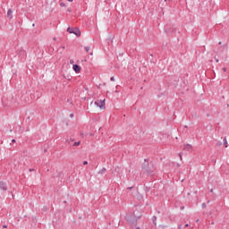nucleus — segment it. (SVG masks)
Returning a JSON list of instances; mask_svg holds the SVG:
<instances>
[{"mask_svg": "<svg viewBox=\"0 0 229 229\" xmlns=\"http://www.w3.org/2000/svg\"><path fill=\"white\" fill-rule=\"evenodd\" d=\"M184 128H187V125H185Z\"/></svg>", "mask_w": 229, "mask_h": 229, "instance_id": "nucleus-38", "label": "nucleus"}, {"mask_svg": "<svg viewBox=\"0 0 229 229\" xmlns=\"http://www.w3.org/2000/svg\"><path fill=\"white\" fill-rule=\"evenodd\" d=\"M30 171H33V169H30Z\"/></svg>", "mask_w": 229, "mask_h": 229, "instance_id": "nucleus-39", "label": "nucleus"}, {"mask_svg": "<svg viewBox=\"0 0 229 229\" xmlns=\"http://www.w3.org/2000/svg\"><path fill=\"white\" fill-rule=\"evenodd\" d=\"M68 12H71V9L70 8H68V10H67Z\"/></svg>", "mask_w": 229, "mask_h": 229, "instance_id": "nucleus-29", "label": "nucleus"}, {"mask_svg": "<svg viewBox=\"0 0 229 229\" xmlns=\"http://www.w3.org/2000/svg\"><path fill=\"white\" fill-rule=\"evenodd\" d=\"M68 33H72L73 35H76V37H81V31L78 28H71L69 27L67 29Z\"/></svg>", "mask_w": 229, "mask_h": 229, "instance_id": "nucleus-3", "label": "nucleus"}, {"mask_svg": "<svg viewBox=\"0 0 229 229\" xmlns=\"http://www.w3.org/2000/svg\"><path fill=\"white\" fill-rule=\"evenodd\" d=\"M152 221H153V224L155 225H157V216H153V218H152Z\"/></svg>", "mask_w": 229, "mask_h": 229, "instance_id": "nucleus-12", "label": "nucleus"}, {"mask_svg": "<svg viewBox=\"0 0 229 229\" xmlns=\"http://www.w3.org/2000/svg\"><path fill=\"white\" fill-rule=\"evenodd\" d=\"M218 44H219V46H221L222 42L220 41Z\"/></svg>", "mask_w": 229, "mask_h": 229, "instance_id": "nucleus-30", "label": "nucleus"}, {"mask_svg": "<svg viewBox=\"0 0 229 229\" xmlns=\"http://www.w3.org/2000/svg\"><path fill=\"white\" fill-rule=\"evenodd\" d=\"M105 173H106V168L104 167L98 172V174H105Z\"/></svg>", "mask_w": 229, "mask_h": 229, "instance_id": "nucleus-9", "label": "nucleus"}, {"mask_svg": "<svg viewBox=\"0 0 229 229\" xmlns=\"http://www.w3.org/2000/svg\"><path fill=\"white\" fill-rule=\"evenodd\" d=\"M145 163L142 164V172L147 173L148 174H153L155 173V165L153 162H149V159H145Z\"/></svg>", "mask_w": 229, "mask_h": 229, "instance_id": "nucleus-2", "label": "nucleus"}, {"mask_svg": "<svg viewBox=\"0 0 229 229\" xmlns=\"http://www.w3.org/2000/svg\"><path fill=\"white\" fill-rule=\"evenodd\" d=\"M90 55H93L94 54L91 52Z\"/></svg>", "mask_w": 229, "mask_h": 229, "instance_id": "nucleus-34", "label": "nucleus"}, {"mask_svg": "<svg viewBox=\"0 0 229 229\" xmlns=\"http://www.w3.org/2000/svg\"><path fill=\"white\" fill-rule=\"evenodd\" d=\"M140 216L141 215L139 214V210H136L133 213H128L125 216V219L131 226H137V222L140 219Z\"/></svg>", "mask_w": 229, "mask_h": 229, "instance_id": "nucleus-1", "label": "nucleus"}, {"mask_svg": "<svg viewBox=\"0 0 229 229\" xmlns=\"http://www.w3.org/2000/svg\"><path fill=\"white\" fill-rule=\"evenodd\" d=\"M226 60H227V57H225V62H226Z\"/></svg>", "mask_w": 229, "mask_h": 229, "instance_id": "nucleus-27", "label": "nucleus"}, {"mask_svg": "<svg viewBox=\"0 0 229 229\" xmlns=\"http://www.w3.org/2000/svg\"><path fill=\"white\" fill-rule=\"evenodd\" d=\"M12 142H15V140H12Z\"/></svg>", "mask_w": 229, "mask_h": 229, "instance_id": "nucleus-31", "label": "nucleus"}, {"mask_svg": "<svg viewBox=\"0 0 229 229\" xmlns=\"http://www.w3.org/2000/svg\"><path fill=\"white\" fill-rule=\"evenodd\" d=\"M136 229H140V227H137Z\"/></svg>", "mask_w": 229, "mask_h": 229, "instance_id": "nucleus-37", "label": "nucleus"}, {"mask_svg": "<svg viewBox=\"0 0 229 229\" xmlns=\"http://www.w3.org/2000/svg\"><path fill=\"white\" fill-rule=\"evenodd\" d=\"M3 228H8V225H3Z\"/></svg>", "mask_w": 229, "mask_h": 229, "instance_id": "nucleus-23", "label": "nucleus"}, {"mask_svg": "<svg viewBox=\"0 0 229 229\" xmlns=\"http://www.w3.org/2000/svg\"><path fill=\"white\" fill-rule=\"evenodd\" d=\"M222 71H224V72H226V67L222 68Z\"/></svg>", "mask_w": 229, "mask_h": 229, "instance_id": "nucleus-19", "label": "nucleus"}, {"mask_svg": "<svg viewBox=\"0 0 229 229\" xmlns=\"http://www.w3.org/2000/svg\"><path fill=\"white\" fill-rule=\"evenodd\" d=\"M70 117H71V118L74 117V114L72 113V114H70Z\"/></svg>", "mask_w": 229, "mask_h": 229, "instance_id": "nucleus-22", "label": "nucleus"}, {"mask_svg": "<svg viewBox=\"0 0 229 229\" xmlns=\"http://www.w3.org/2000/svg\"><path fill=\"white\" fill-rule=\"evenodd\" d=\"M88 164H89L88 161H84V162H83V165H87Z\"/></svg>", "mask_w": 229, "mask_h": 229, "instance_id": "nucleus-18", "label": "nucleus"}, {"mask_svg": "<svg viewBox=\"0 0 229 229\" xmlns=\"http://www.w3.org/2000/svg\"><path fill=\"white\" fill-rule=\"evenodd\" d=\"M202 208H207V204L202 203Z\"/></svg>", "mask_w": 229, "mask_h": 229, "instance_id": "nucleus-17", "label": "nucleus"}, {"mask_svg": "<svg viewBox=\"0 0 229 229\" xmlns=\"http://www.w3.org/2000/svg\"><path fill=\"white\" fill-rule=\"evenodd\" d=\"M210 192H214V190H213V189H211V190H210Z\"/></svg>", "mask_w": 229, "mask_h": 229, "instance_id": "nucleus-26", "label": "nucleus"}, {"mask_svg": "<svg viewBox=\"0 0 229 229\" xmlns=\"http://www.w3.org/2000/svg\"><path fill=\"white\" fill-rule=\"evenodd\" d=\"M69 1V3H72L74 0H68Z\"/></svg>", "mask_w": 229, "mask_h": 229, "instance_id": "nucleus-24", "label": "nucleus"}, {"mask_svg": "<svg viewBox=\"0 0 229 229\" xmlns=\"http://www.w3.org/2000/svg\"><path fill=\"white\" fill-rule=\"evenodd\" d=\"M179 156H180V158H181V160H182V154H179Z\"/></svg>", "mask_w": 229, "mask_h": 229, "instance_id": "nucleus-25", "label": "nucleus"}, {"mask_svg": "<svg viewBox=\"0 0 229 229\" xmlns=\"http://www.w3.org/2000/svg\"><path fill=\"white\" fill-rule=\"evenodd\" d=\"M12 13H13L12 9H9L7 11V17H9V19H12Z\"/></svg>", "mask_w": 229, "mask_h": 229, "instance_id": "nucleus-8", "label": "nucleus"}, {"mask_svg": "<svg viewBox=\"0 0 229 229\" xmlns=\"http://www.w3.org/2000/svg\"><path fill=\"white\" fill-rule=\"evenodd\" d=\"M215 60H216V64H219V59L216 56H215Z\"/></svg>", "mask_w": 229, "mask_h": 229, "instance_id": "nucleus-16", "label": "nucleus"}, {"mask_svg": "<svg viewBox=\"0 0 229 229\" xmlns=\"http://www.w3.org/2000/svg\"><path fill=\"white\" fill-rule=\"evenodd\" d=\"M96 106H98V108L105 109V100H97L95 101Z\"/></svg>", "mask_w": 229, "mask_h": 229, "instance_id": "nucleus-4", "label": "nucleus"}, {"mask_svg": "<svg viewBox=\"0 0 229 229\" xmlns=\"http://www.w3.org/2000/svg\"><path fill=\"white\" fill-rule=\"evenodd\" d=\"M72 69L75 72H81V67H80L78 64H73Z\"/></svg>", "mask_w": 229, "mask_h": 229, "instance_id": "nucleus-5", "label": "nucleus"}, {"mask_svg": "<svg viewBox=\"0 0 229 229\" xmlns=\"http://www.w3.org/2000/svg\"><path fill=\"white\" fill-rule=\"evenodd\" d=\"M81 144V141H76L72 144L73 147H78Z\"/></svg>", "mask_w": 229, "mask_h": 229, "instance_id": "nucleus-11", "label": "nucleus"}, {"mask_svg": "<svg viewBox=\"0 0 229 229\" xmlns=\"http://www.w3.org/2000/svg\"><path fill=\"white\" fill-rule=\"evenodd\" d=\"M60 6H62V7L65 6V3H64V2L60 3Z\"/></svg>", "mask_w": 229, "mask_h": 229, "instance_id": "nucleus-15", "label": "nucleus"}, {"mask_svg": "<svg viewBox=\"0 0 229 229\" xmlns=\"http://www.w3.org/2000/svg\"><path fill=\"white\" fill-rule=\"evenodd\" d=\"M223 142H224L225 148H228V141L226 140V138H224Z\"/></svg>", "mask_w": 229, "mask_h": 229, "instance_id": "nucleus-10", "label": "nucleus"}, {"mask_svg": "<svg viewBox=\"0 0 229 229\" xmlns=\"http://www.w3.org/2000/svg\"><path fill=\"white\" fill-rule=\"evenodd\" d=\"M64 203H67V201H64Z\"/></svg>", "mask_w": 229, "mask_h": 229, "instance_id": "nucleus-40", "label": "nucleus"}, {"mask_svg": "<svg viewBox=\"0 0 229 229\" xmlns=\"http://www.w3.org/2000/svg\"><path fill=\"white\" fill-rule=\"evenodd\" d=\"M0 189L2 191H7L8 187L6 186V183H4V182H0Z\"/></svg>", "mask_w": 229, "mask_h": 229, "instance_id": "nucleus-6", "label": "nucleus"}, {"mask_svg": "<svg viewBox=\"0 0 229 229\" xmlns=\"http://www.w3.org/2000/svg\"><path fill=\"white\" fill-rule=\"evenodd\" d=\"M183 149H184V151H191V149H192V145L186 144V145H184Z\"/></svg>", "mask_w": 229, "mask_h": 229, "instance_id": "nucleus-7", "label": "nucleus"}, {"mask_svg": "<svg viewBox=\"0 0 229 229\" xmlns=\"http://www.w3.org/2000/svg\"><path fill=\"white\" fill-rule=\"evenodd\" d=\"M185 226H186V227L189 226V224H186Z\"/></svg>", "mask_w": 229, "mask_h": 229, "instance_id": "nucleus-32", "label": "nucleus"}, {"mask_svg": "<svg viewBox=\"0 0 229 229\" xmlns=\"http://www.w3.org/2000/svg\"><path fill=\"white\" fill-rule=\"evenodd\" d=\"M66 142H68V144H71V142H74V140L71 138L70 140H66Z\"/></svg>", "mask_w": 229, "mask_h": 229, "instance_id": "nucleus-13", "label": "nucleus"}, {"mask_svg": "<svg viewBox=\"0 0 229 229\" xmlns=\"http://www.w3.org/2000/svg\"><path fill=\"white\" fill-rule=\"evenodd\" d=\"M63 49H65V47H63Z\"/></svg>", "mask_w": 229, "mask_h": 229, "instance_id": "nucleus-35", "label": "nucleus"}, {"mask_svg": "<svg viewBox=\"0 0 229 229\" xmlns=\"http://www.w3.org/2000/svg\"><path fill=\"white\" fill-rule=\"evenodd\" d=\"M112 81H115V78L114 77H111L110 79Z\"/></svg>", "mask_w": 229, "mask_h": 229, "instance_id": "nucleus-20", "label": "nucleus"}, {"mask_svg": "<svg viewBox=\"0 0 229 229\" xmlns=\"http://www.w3.org/2000/svg\"><path fill=\"white\" fill-rule=\"evenodd\" d=\"M218 146H221V143H218Z\"/></svg>", "mask_w": 229, "mask_h": 229, "instance_id": "nucleus-36", "label": "nucleus"}, {"mask_svg": "<svg viewBox=\"0 0 229 229\" xmlns=\"http://www.w3.org/2000/svg\"><path fill=\"white\" fill-rule=\"evenodd\" d=\"M199 219H197L196 223H199Z\"/></svg>", "mask_w": 229, "mask_h": 229, "instance_id": "nucleus-28", "label": "nucleus"}, {"mask_svg": "<svg viewBox=\"0 0 229 229\" xmlns=\"http://www.w3.org/2000/svg\"><path fill=\"white\" fill-rule=\"evenodd\" d=\"M131 189H133V187H128L127 191H131Z\"/></svg>", "mask_w": 229, "mask_h": 229, "instance_id": "nucleus-21", "label": "nucleus"}, {"mask_svg": "<svg viewBox=\"0 0 229 229\" xmlns=\"http://www.w3.org/2000/svg\"><path fill=\"white\" fill-rule=\"evenodd\" d=\"M84 49L86 53H89V51H90V47H85Z\"/></svg>", "mask_w": 229, "mask_h": 229, "instance_id": "nucleus-14", "label": "nucleus"}, {"mask_svg": "<svg viewBox=\"0 0 229 229\" xmlns=\"http://www.w3.org/2000/svg\"><path fill=\"white\" fill-rule=\"evenodd\" d=\"M53 40H56V38H54Z\"/></svg>", "mask_w": 229, "mask_h": 229, "instance_id": "nucleus-33", "label": "nucleus"}]
</instances>
